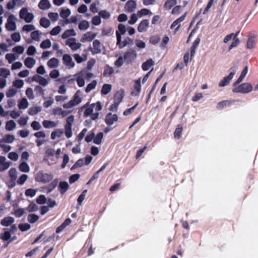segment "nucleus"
Returning a JSON list of instances; mask_svg holds the SVG:
<instances>
[{
    "label": "nucleus",
    "mask_w": 258,
    "mask_h": 258,
    "mask_svg": "<svg viewBox=\"0 0 258 258\" xmlns=\"http://www.w3.org/2000/svg\"><path fill=\"white\" fill-rule=\"evenodd\" d=\"M53 179L52 174L45 173L42 171H39L35 175V180L37 182L46 183L51 181Z\"/></svg>",
    "instance_id": "nucleus-1"
},
{
    "label": "nucleus",
    "mask_w": 258,
    "mask_h": 258,
    "mask_svg": "<svg viewBox=\"0 0 258 258\" xmlns=\"http://www.w3.org/2000/svg\"><path fill=\"white\" fill-rule=\"evenodd\" d=\"M74 121V116L71 115L66 119V123L64 125V134L67 138H70L72 136V124Z\"/></svg>",
    "instance_id": "nucleus-2"
},
{
    "label": "nucleus",
    "mask_w": 258,
    "mask_h": 258,
    "mask_svg": "<svg viewBox=\"0 0 258 258\" xmlns=\"http://www.w3.org/2000/svg\"><path fill=\"white\" fill-rule=\"evenodd\" d=\"M137 57V52L136 50L133 49H130L126 51L123 56L124 60L127 64L133 63Z\"/></svg>",
    "instance_id": "nucleus-3"
},
{
    "label": "nucleus",
    "mask_w": 258,
    "mask_h": 258,
    "mask_svg": "<svg viewBox=\"0 0 258 258\" xmlns=\"http://www.w3.org/2000/svg\"><path fill=\"white\" fill-rule=\"evenodd\" d=\"M236 70V66H234L231 67L229 69L230 73L229 75L224 77L223 79L222 80H221V81L219 83V86L220 87H224L229 84L230 81L232 80L234 75L235 74Z\"/></svg>",
    "instance_id": "nucleus-4"
},
{
    "label": "nucleus",
    "mask_w": 258,
    "mask_h": 258,
    "mask_svg": "<svg viewBox=\"0 0 258 258\" xmlns=\"http://www.w3.org/2000/svg\"><path fill=\"white\" fill-rule=\"evenodd\" d=\"M252 88L251 84L244 83L233 88L232 92L234 93H248L252 91Z\"/></svg>",
    "instance_id": "nucleus-5"
},
{
    "label": "nucleus",
    "mask_w": 258,
    "mask_h": 258,
    "mask_svg": "<svg viewBox=\"0 0 258 258\" xmlns=\"http://www.w3.org/2000/svg\"><path fill=\"white\" fill-rule=\"evenodd\" d=\"M187 12H185L184 13L183 15H182L181 16H180L179 18L175 20L171 24L170 26V29H173L174 28H175L176 26V28L174 30V33L175 34L179 29L180 27V23L182 22L185 18L186 16L187 15Z\"/></svg>",
    "instance_id": "nucleus-6"
},
{
    "label": "nucleus",
    "mask_w": 258,
    "mask_h": 258,
    "mask_svg": "<svg viewBox=\"0 0 258 258\" xmlns=\"http://www.w3.org/2000/svg\"><path fill=\"white\" fill-rule=\"evenodd\" d=\"M15 19L13 15L9 16L6 24V28L8 31H15L16 29V25L14 20Z\"/></svg>",
    "instance_id": "nucleus-7"
},
{
    "label": "nucleus",
    "mask_w": 258,
    "mask_h": 258,
    "mask_svg": "<svg viewBox=\"0 0 258 258\" xmlns=\"http://www.w3.org/2000/svg\"><path fill=\"white\" fill-rule=\"evenodd\" d=\"M66 45L69 46L73 51L79 49L82 44L80 43L76 42L75 38H69L66 42Z\"/></svg>",
    "instance_id": "nucleus-8"
},
{
    "label": "nucleus",
    "mask_w": 258,
    "mask_h": 258,
    "mask_svg": "<svg viewBox=\"0 0 258 258\" xmlns=\"http://www.w3.org/2000/svg\"><path fill=\"white\" fill-rule=\"evenodd\" d=\"M63 63L70 68H72L75 67V63L73 61V59L70 55L65 54L62 57Z\"/></svg>",
    "instance_id": "nucleus-9"
},
{
    "label": "nucleus",
    "mask_w": 258,
    "mask_h": 258,
    "mask_svg": "<svg viewBox=\"0 0 258 258\" xmlns=\"http://www.w3.org/2000/svg\"><path fill=\"white\" fill-rule=\"evenodd\" d=\"M126 31V27L124 25L122 24H119L118 25V30L116 31V39L118 42L120 41L121 39V35L125 33Z\"/></svg>",
    "instance_id": "nucleus-10"
},
{
    "label": "nucleus",
    "mask_w": 258,
    "mask_h": 258,
    "mask_svg": "<svg viewBox=\"0 0 258 258\" xmlns=\"http://www.w3.org/2000/svg\"><path fill=\"white\" fill-rule=\"evenodd\" d=\"M118 120V116L116 114H112L111 113H108L105 119V123L109 125H111L115 121Z\"/></svg>",
    "instance_id": "nucleus-11"
},
{
    "label": "nucleus",
    "mask_w": 258,
    "mask_h": 258,
    "mask_svg": "<svg viewBox=\"0 0 258 258\" xmlns=\"http://www.w3.org/2000/svg\"><path fill=\"white\" fill-rule=\"evenodd\" d=\"M58 183V179L56 178L51 181L44 188L47 194L51 192L57 185Z\"/></svg>",
    "instance_id": "nucleus-12"
},
{
    "label": "nucleus",
    "mask_w": 258,
    "mask_h": 258,
    "mask_svg": "<svg viewBox=\"0 0 258 258\" xmlns=\"http://www.w3.org/2000/svg\"><path fill=\"white\" fill-rule=\"evenodd\" d=\"M101 50V43L98 40H95L93 42V48L91 49V52L93 54L100 53Z\"/></svg>",
    "instance_id": "nucleus-13"
},
{
    "label": "nucleus",
    "mask_w": 258,
    "mask_h": 258,
    "mask_svg": "<svg viewBox=\"0 0 258 258\" xmlns=\"http://www.w3.org/2000/svg\"><path fill=\"white\" fill-rule=\"evenodd\" d=\"M141 90V79L139 78L135 81L134 89L132 92V94L135 96L139 95Z\"/></svg>",
    "instance_id": "nucleus-14"
},
{
    "label": "nucleus",
    "mask_w": 258,
    "mask_h": 258,
    "mask_svg": "<svg viewBox=\"0 0 258 258\" xmlns=\"http://www.w3.org/2000/svg\"><path fill=\"white\" fill-rule=\"evenodd\" d=\"M96 34L95 33H92L91 32H88L83 35L81 38V41L82 42H84L86 41L90 42L93 40L96 37Z\"/></svg>",
    "instance_id": "nucleus-15"
},
{
    "label": "nucleus",
    "mask_w": 258,
    "mask_h": 258,
    "mask_svg": "<svg viewBox=\"0 0 258 258\" xmlns=\"http://www.w3.org/2000/svg\"><path fill=\"white\" fill-rule=\"evenodd\" d=\"M69 188V185L66 181H60L58 184V190L61 195H63Z\"/></svg>",
    "instance_id": "nucleus-16"
},
{
    "label": "nucleus",
    "mask_w": 258,
    "mask_h": 258,
    "mask_svg": "<svg viewBox=\"0 0 258 258\" xmlns=\"http://www.w3.org/2000/svg\"><path fill=\"white\" fill-rule=\"evenodd\" d=\"M124 96L123 90L116 92L114 95V102L117 104H120Z\"/></svg>",
    "instance_id": "nucleus-17"
},
{
    "label": "nucleus",
    "mask_w": 258,
    "mask_h": 258,
    "mask_svg": "<svg viewBox=\"0 0 258 258\" xmlns=\"http://www.w3.org/2000/svg\"><path fill=\"white\" fill-rule=\"evenodd\" d=\"M133 43V39L130 37H126L123 41H121V39L120 42H118V40H117L116 43L117 45L118 46L119 48L120 49L124 47L128 44Z\"/></svg>",
    "instance_id": "nucleus-18"
},
{
    "label": "nucleus",
    "mask_w": 258,
    "mask_h": 258,
    "mask_svg": "<svg viewBox=\"0 0 258 258\" xmlns=\"http://www.w3.org/2000/svg\"><path fill=\"white\" fill-rule=\"evenodd\" d=\"M136 7V2L134 0H130L127 2L125 6L126 11L131 13L133 12Z\"/></svg>",
    "instance_id": "nucleus-19"
},
{
    "label": "nucleus",
    "mask_w": 258,
    "mask_h": 258,
    "mask_svg": "<svg viewBox=\"0 0 258 258\" xmlns=\"http://www.w3.org/2000/svg\"><path fill=\"white\" fill-rule=\"evenodd\" d=\"M14 218L12 217H6L1 220V224L3 226L8 227L11 225L14 222Z\"/></svg>",
    "instance_id": "nucleus-20"
},
{
    "label": "nucleus",
    "mask_w": 258,
    "mask_h": 258,
    "mask_svg": "<svg viewBox=\"0 0 258 258\" xmlns=\"http://www.w3.org/2000/svg\"><path fill=\"white\" fill-rule=\"evenodd\" d=\"M234 102V100H223L218 103L216 107L218 109H222L224 107H230Z\"/></svg>",
    "instance_id": "nucleus-21"
},
{
    "label": "nucleus",
    "mask_w": 258,
    "mask_h": 258,
    "mask_svg": "<svg viewBox=\"0 0 258 258\" xmlns=\"http://www.w3.org/2000/svg\"><path fill=\"white\" fill-rule=\"evenodd\" d=\"M200 38L199 37L197 38L194 41L192 46L190 48V59L194 57L196 53V50L198 47L200 42Z\"/></svg>",
    "instance_id": "nucleus-22"
},
{
    "label": "nucleus",
    "mask_w": 258,
    "mask_h": 258,
    "mask_svg": "<svg viewBox=\"0 0 258 258\" xmlns=\"http://www.w3.org/2000/svg\"><path fill=\"white\" fill-rule=\"evenodd\" d=\"M149 22L148 20L145 19L142 21L138 25V31L140 32H143L146 31V29L149 27Z\"/></svg>",
    "instance_id": "nucleus-23"
},
{
    "label": "nucleus",
    "mask_w": 258,
    "mask_h": 258,
    "mask_svg": "<svg viewBox=\"0 0 258 258\" xmlns=\"http://www.w3.org/2000/svg\"><path fill=\"white\" fill-rule=\"evenodd\" d=\"M114 73V69L112 67L106 64L105 66L103 75L105 77H109Z\"/></svg>",
    "instance_id": "nucleus-24"
},
{
    "label": "nucleus",
    "mask_w": 258,
    "mask_h": 258,
    "mask_svg": "<svg viewBox=\"0 0 258 258\" xmlns=\"http://www.w3.org/2000/svg\"><path fill=\"white\" fill-rule=\"evenodd\" d=\"M15 139V136L12 135L6 134L3 139L0 140V143L5 142L7 143H12Z\"/></svg>",
    "instance_id": "nucleus-25"
},
{
    "label": "nucleus",
    "mask_w": 258,
    "mask_h": 258,
    "mask_svg": "<svg viewBox=\"0 0 258 258\" xmlns=\"http://www.w3.org/2000/svg\"><path fill=\"white\" fill-rule=\"evenodd\" d=\"M256 44V36H252L248 38L247 41V48L249 49L253 48Z\"/></svg>",
    "instance_id": "nucleus-26"
},
{
    "label": "nucleus",
    "mask_w": 258,
    "mask_h": 258,
    "mask_svg": "<svg viewBox=\"0 0 258 258\" xmlns=\"http://www.w3.org/2000/svg\"><path fill=\"white\" fill-rule=\"evenodd\" d=\"M40 9L45 10L49 9L50 7V4L48 0H41L38 4Z\"/></svg>",
    "instance_id": "nucleus-27"
},
{
    "label": "nucleus",
    "mask_w": 258,
    "mask_h": 258,
    "mask_svg": "<svg viewBox=\"0 0 258 258\" xmlns=\"http://www.w3.org/2000/svg\"><path fill=\"white\" fill-rule=\"evenodd\" d=\"M76 35V33L73 29H68L66 30L62 34L61 37L62 39H66L70 36H75Z\"/></svg>",
    "instance_id": "nucleus-28"
},
{
    "label": "nucleus",
    "mask_w": 258,
    "mask_h": 258,
    "mask_svg": "<svg viewBox=\"0 0 258 258\" xmlns=\"http://www.w3.org/2000/svg\"><path fill=\"white\" fill-rule=\"evenodd\" d=\"M154 65V61L152 59H149L143 63L142 68L144 71H147Z\"/></svg>",
    "instance_id": "nucleus-29"
},
{
    "label": "nucleus",
    "mask_w": 258,
    "mask_h": 258,
    "mask_svg": "<svg viewBox=\"0 0 258 258\" xmlns=\"http://www.w3.org/2000/svg\"><path fill=\"white\" fill-rule=\"evenodd\" d=\"M42 124L45 128H49L56 126L57 123L51 120H45L42 122Z\"/></svg>",
    "instance_id": "nucleus-30"
},
{
    "label": "nucleus",
    "mask_w": 258,
    "mask_h": 258,
    "mask_svg": "<svg viewBox=\"0 0 258 258\" xmlns=\"http://www.w3.org/2000/svg\"><path fill=\"white\" fill-rule=\"evenodd\" d=\"M59 63V60L57 58L53 57L50 59L47 62V66L50 68H56Z\"/></svg>",
    "instance_id": "nucleus-31"
},
{
    "label": "nucleus",
    "mask_w": 258,
    "mask_h": 258,
    "mask_svg": "<svg viewBox=\"0 0 258 258\" xmlns=\"http://www.w3.org/2000/svg\"><path fill=\"white\" fill-rule=\"evenodd\" d=\"M36 62L35 60L32 57H27L24 61L25 65L28 68H32Z\"/></svg>",
    "instance_id": "nucleus-32"
},
{
    "label": "nucleus",
    "mask_w": 258,
    "mask_h": 258,
    "mask_svg": "<svg viewBox=\"0 0 258 258\" xmlns=\"http://www.w3.org/2000/svg\"><path fill=\"white\" fill-rule=\"evenodd\" d=\"M177 4L176 0H167L164 4V7L166 10H170Z\"/></svg>",
    "instance_id": "nucleus-33"
},
{
    "label": "nucleus",
    "mask_w": 258,
    "mask_h": 258,
    "mask_svg": "<svg viewBox=\"0 0 258 258\" xmlns=\"http://www.w3.org/2000/svg\"><path fill=\"white\" fill-rule=\"evenodd\" d=\"M111 85L110 84H104L101 89V94L103 95H106L108 94L111 91Z\"/></svg>",
    "instance_id": "nucleus-34"
},
{
    "label": "nucleus",
    "mask_w": 258,
    "mask_h": 258,
    "mask_svg": "<svg viewBox=\"0 0 258 258\" xmlns=\"http://www.w3.org/2000/svg\"><path fill=\"white\" fill-rule=\"evenodd\" d=\"M82 99L80 97L79 95L77 94V93L74 94L72 99L70 100V101L72 102V104H74V106L80 103Z\"/></svg>",
    "instance_id": "nucleus-35"
},
{
    "label": "nucleus",
    "mask_w": 258,
    "mask_h": 258,
    "mask_svg": "<svg viewBox=\"0 0 258 258\" xmlns=\"http://www.w3.org/2000/svg\"><path fill=\"white\" fill-rule=\"evenodd\" d=\"M78 27L80 30H86L89 27V23L86 20H83L79 24Z\"/></svg>",
    "instance_id": "nucleus-36"
},
{
    "label": "nucleus",
    "mask_w": 258,
    "mask_h": 258,
    "mask_svg": "<svg viewBox=\"0 0 258 258\" xmlns=\"http://www.w3.org/2000/svg\"><path fill=\"white\" fill-rule=\"evenodd\" d=\"M84 165H85L84 159L83 158H81L79 159L71 168V170H74L75 169L81 167Z\"/></svg>",
    "instance_id": "nucleus-37"
},
{
    "label": "nucleus",
    "mask_w": 258,
    "mask_h": 258,
    "mask_svg": "<svg viewBox=\"0 0 258 258\" xmlns=\"http://www.w3.org/2000/svg\"><path fill=\"white\" fill-rule=\"evenodd\" d=\"M19 169L22 172H28L30 168L28 164L26 162L23 161L20 164Z\"/></svg>",
    "instance_id": "nucleus-38"
},
{
    "label": "nucleus",
    "mask_w": 258,
    "mask_h": 258,
    "mask_svg": "<svg viewBox=\"0 0 258 258\" xmlns=\"http://www.w3.org/2000/svg\"><path fill=\"white\" fill-rule=\"evenodd\" d=\"M16 123L14 120H9L6 123V129L9 131H12L16 127Z\"/></svg>",
    "instance_id": "nucleus-39"
},
{
    "label": "nucleus",
    "mask_w": 258,
    "mask_h": 258,
    "mask_svg": "<svg viewBox=\"0 0 258 258\" xmlns=\"http://www.w3.org/2000/svg\"><path fill=\"white\" fill-rule=\"evenodd\" d=\"M63 132L62 129H57L55 131L52 132L51 134V138L55 139L56 137L60 138L63 134Z\"/></svg>",
    "instance_id": "nucleus-40"
},
{
    "label": "nucleus",
    "mask_w": 258,
    "mask_h": 258,
    "mask_svg": "<svg viewBox=\"0 0 258 258\" xmlns=\"http://www.w3.org/2000/svg\"><path fill=\"white\" fill-rule=\"evenodd\" d=\"M103 138V134L102 132H99L97 134L96 136L94 137L93 142L95 144L99 145L101 143Z\"/></svg>",
    "instance_id": "nucleus-41"
},
{
    "label": "nucleus",
    "mask_w": 258,
    "mask_h": 258,
    "mask_svg": "<svg viewBox=\"0 0 258 258\" xmlns=\"http://www.w3.org/2000/svg\"><path fill=\"white\" fill-rule=\"evenodd\" d=\"M11 233L9 231H5L4 233L0 234V238L3 241H9L11 238Z\"/></svg>",
    "instance_id": "nucleus-42"
},
{
    "label": "nucleus",
    "mask_w": 258,
    "mask_h": 258,
    "mask_svg": "<svg viewBox=\"0 0 258 258\" xmlns=\"http://www.w3.org/2000/svg\"><path fill=\"white\" fill-rule=\"evenodd\" d=\"M39 218V217L34 214H30L28 215V221L30 223H34L37 221Z\"/></svg>",
    "instance_id": "nucleus-43"
},
{
    "label": "nucleus",
    "mask_w": 258,
    "mask_h": 258,
    "mask_svg": "<svg viewBox=\"0 0 258 258\" xmlns=\"http://www.w3.org/2000/svg\"><path fill=\"white\" fill-rule=\"evenodd\" d=\"M28 104H29V103H28L27 100L25 98H22L21 99V100L20 101V102H19V103L18 104V106H19V109H26L28 107Z\"/></svg>",
    "instance_id": "nucleus-44"
},
{
    "label": "nucleus",
    "mask_w": 258,
    "mask_h": 258,
    "mask_svg": "<svg viewBox=\"0 0 258 258\" xmlns=\"http://www.w3.org/2000/svg\"><path fill=\"white\" fill-rule=\"evenodd\" d=\"M152 14V12L149 10L145 8L141 9L138 12V16L139 17H142L144 16H146L148 15H151Z\"/></svg>",
    "instance_id": "nucleus-45"
},
{
    "label": "nucleus",
    "mask_w": 258,
    "mask_h": 258,
    "mask_svg": "<svg viewBox=\"0 0 258 258\" xmlns=\"http://www.w3.org/2000/svg\"><path fill=\"white\" fill-rule=\"evenodd\" d=\"M97 85V81L96 80H93L91 83L88 84L86 89L85 92L86 93H88L90 92L92 90L95 89Z\"/></svg>",
    "instance_id": "nucleus-46"
},
{
    "label": "nucleus",
    "mask_w": 258,
    "mask_h": 258,
    "mask_svg": "<svg viewBox=\"0 0 258 258\" xmlns=\"http://www.w3.org/2000/svg\"><path fill=\"white\" fill-rule=\"evenodd\" d=\"M40 24L43 27L46 28L50 25V22L49 20L46 18H42L40 20Z\"/></svg>",
    "instance_id": "nucleus-47"
},
{
    "label": "nucleus",
    "mask_w": 258,
    "mask_h": 258,
    "mask_svg": "<svg viewBox=\"0 0 258 258\" xmlns=\"http://www.w3.org/2000/svg\"><path fill=\"white\" fill-rule=\"evenodd\" d=\"M182 131V127L181 125H179L177 126V127L176 128L174 135L175 138L178 139L181 138V133Z\"/></svg>",
    "instance_id": "nucleus-48"
},
{
    "label": "nucleus",
    "mask_w": 258,
    "mask_h": 258,
    "mask_svg": "<svg viewBox=\"0 0 258 258\" xmlns=\"http://www.w3.org/2000/svg\"><path fill=\"white\" fill-rule=\"evenodd\" d=\"M239 31H238L236 33H231L227 35L224 39L223 42L224 43H227L229 41H230L232 38L233 39H235V38L238 36Z\"/></svg>",
    "instance_id": "nucleus-49"
},
{
    "label": "nucleus",
    "mask_w": 258,
    "mask_h": 258,
    "mask_svg": "<svg viewBox=\"0 0 258 258\" xmlns=\"http://www.w3.org/2000/svg\"><path fill=\"white\" fill-rule=\"evenodd\" d=\"M71 15V11L69 9H62L60 12V16L63 19L67 18Z\"/></svg>",
    "instance_id": "nucleus-50"
},
{
    "label": "nucleus",
    "mask_w": 258,
    "mask_h": 258,
    "mask_svg": "<svg viewBox=\"0 0 258 258\" xmlns=\"http://www.w3.org/2000/svg\"><path fill=\"white\" fill-rule=\"evenodd\" d=\"M51 42L49 39L43 40L40 44V47L42 49L48 48L51 47Z\"/></svg>",
    "instance_id": "nucleus-51"
},
{
    "label": "nucleus",
    "mask_w": 258,
    "mask_h": 258,
    "mask_svg": "<svg viewBox=\"0 0 258 258\" xmlns=\"http://www.w3.org/2000/svg\"><path fill=\"white\" fill-rule=\"evenodd\" d=\"M87 192V189L84 190L82 194L79 196L77 199V202L79 205L81 206L82 205L83 201L85 199V197Z\"/></svg>",
    "instance_id": "nucleus-52"
},
{
    "label": "nucleus",
    "mask_w": 258,
    "mask_h": 258,
    "mask_svg": "<svg viewBox=\"0 0 258 258\" xmlns=\"http://www.w3.org/2000/svg\"><path fill=\"white\" fill-rule=\"evenodd\" d=\"M10 74V71L6 68H0V76L5 78L8 77Z\"/></svg>",
    "instance_id": "nucleus-53"
},
{
    "label": "nucleus",
    "mask_w": 258,
    "mask_h": 258,
    "mask_svg": "<svg viewBox=\"0 0 258 258\" xmlns=\"http://www.w3.org/2000/svg\"><path fill=\"white\" fill-rule=\"evenodd\" d=\"M46 198L45 196L43 195H41L37 198L36 201V203L39 205H42L46 203Z\"/></svg>",
    "instance_id": "nucleus-54"
},
{
    "label": "nucleus",
    "mask_w": 258,
    "mask_h": 258,
    "mask_svg": "<svg viewBox=\"0 0 258 258\" xmlns=\"http://www.w3.org/2000/svg\"><path fill=\"white\" fill-rule=\"evenodd\" d=\"M40 110H41V109L39 107H31L29 109L28 113L31 115H34L38 113L39 112H40Z\"/></svg>",
    "instance_id": "nucleus-55"
},
{
    "label": "nucleus",
    "mask_w": 258,
    "mask_h": 258,
    "mask_svg": "<svg viewBox=\"0 0 258 258\" xmlns=\"http://www.w3.org/2000/svg\"><path fill=\"white\" fill-rule=\"evenodd\" d=\"M18 227L21 231L24 232L30 229L31 226L28 223L20 224L19 225Z\"/></svg>",
    "instance_id": "nucleus-56"
},
{
    "label": "nucleus",
    "mask_w": 258,
    "mask_h": 258,
    "mask_svg": "<svg viewBox=\"0 0 258 258\" xmlns=\"http://www.w3.org/2000/svg\"><path fill=\"white\" fill-rule=\"evenodd\" d=\"M9 176L12 180H15L17 178V171L15 168L10 169L9 172Z\"/></svg>",
    "instance_id": "nucleus-57"
},
{
    "label": "nucleus",
    "mask_w": 258,
    "mask_h": 258,
    "mask_svg": "<svg viewBox=\"0 0 258 258\" xmlns=\"http://www.w3.org/2000/svg\"><path fill=\"white\" fill-rule=\"evenodd\" d=\"M40 33L38 30L34 31L31 33V38L35 41H39Z\"/></svg>",
    "instance_id": "nucleus-58"
},
{
    "label": "nucleus",
    "mask_w": 258,
    "mask_h": 258,
    "mask_svg": "<svg viewBox=\"0 0 258 258\" xmlns=\"http://www.w3.org/2000/svg\"><path fill=\"white\" fill-rule=\"evenodd\" d=\"M13 86L18 89L21 88L24 85V82L22 80H16L13 83Z\"/></svg>",
    "instance_id": "nucleus-59"
},
{
    "label": "nucleus",
    "mask_w": 258,
    "mask_h": 258,
    "mask_svg": "<svg viewBox=\"0 0 258 258\" xmlns=\"http://www.w3.org/2000/svg\"><path fill=\"white\" fill-rule=\"evenodd\" d=\"M123 60H124V58H123V56H120L114 61V64L117 68L121 67L123 64V62H124Z\"/></svg>",
    "instance_id": "nucleus-60"
},
{
    "label": "nucleus",
    "mask_w": 258,
    "mask_h": 258,
    "mask_svg": "<svg viewBox=\"0 0 258 258\" xmlns=\"http://www.w3.org/2000/svg\"><path fill=\"white\" fill-rule=\"evenodd\" d=\"M70 158L69 157V155L67 154H64L63 156V160L62 163L61 165V167L62 169H63L66 167L67 164L69 162Z\"/></svg>",
    "instance_id": "nucleus-61"
},
{
    "label": "nucleus",
    "mask_w": 258,
    "mask_h": 258,
    "mask_svg": "<svg viewBox=\"0 0 258 258\" xmlns=\"http://www.w3.org/2000/svg\"><path fill=\"white\" fill-rule=\"evenodd\" d=\"M34 91L36 93V95L39 96L44 94V90L40 86L37 85L35 87Z\"/></svg>",
    "instance_id": "nucleus-62"
},
{
    "label": "nucleus",
    "mask_w": 258,
    "mask_h": 258,
    "mask_svg": "<svg viewBox=\"0 0 258 258\" xmlns=\"http://www.w3.org/2000/svg\"><path fill=\"white\" fill-rule=\"evenodd\" d=\"M99 15L100 17L103 19H108L110 17V13L106 10H102L99 12Z\"/></svg>",
    "instance_id": "nucleus-63"
},
{
    "label": "nucleus",
    "mask_w": 258,
    "mask_h": 258,
    "mask_svg": "<svg viewBox=\"0 0 258 258\" xmlns=\"http://www.w3.org/2000/svg\"><path fill=\"white\" fill-rule=\"evenodd\" d=\"M36 191L34 189L29 188L25 190V194L26 196L33 197L36 195Z\"/></svg>",
    "instance_id": "nucleus-64"
}]
</instances>
